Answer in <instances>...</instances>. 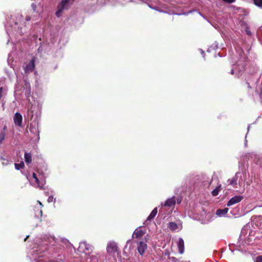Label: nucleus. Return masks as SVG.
Here are the masks:
<instances>
[{
  "mask_svg": "<svg viewBox=\"0 0 262 262\" xmlns=\"http://www.w3.org/2000/svg\"><path fill=\"white\" fill-rule=\"evenodd\" d=\"M63 10L61 9H58V10L56 11V14H55L56 16L58 17H59L61 16V14Z\"/></svg>",
  "mask_w": 262,
  "mask_h": 262,
  "instance_id": "nucleus-22",
  "label": "nucleus"
},
{
  "mask_svg": "<svg viewBox=\"0 0 262 262\" xmlns=\"http://www.w3.org/2000/svg\"><path fill=\"white\" fill-rule=\"evenodd\" d=\"M231 74L232 75H233V74H234V70L233 69H232V70H231Z\"/></svg>",
  "mask_w": 262,
  "mask_h": 262,
  "instance_id": "nucleus-35",
  "label": "nucleus"
},
{
  "mask_svg": "<svg viewBox=\"0 0 262 262\" xmlns=\"http://www.w3.org/2000/svg\"><path fill=\"white\" fill-rule=\"evenodd\" d=\"M145 234V232H144L141 229L137 228L134 232L133 236V237L138 238L142 237Z\"/></svg>",
  "mask_w": 262,
  "mask_h": 262,
  "instance_id": "nucleus-9",
  "label": "nucleus"
},
{
  "mask_svg": "<svg viewBox=\"0 0 262 262\" xmlns=\"http://www.w3.org/2000/svg\"><path fill=\"white\" fill-rule=\"evenodd\" d=\"M28 237H29V236H27V237L24 239V241H26Z\"/></svg>",
  "mask_w": 262,
  "mask_h": 262,
  "instance_id": "nucleus-37",
  "label": "nucleus"
},
{
  "mask_svg": "<svg viewBox=\"0 0 262 262\" xmlns=\"http://www.w3.org/2000/svg\"><path fill=\"white\" fill-rule=\"evenodd\" d=\"M13 120L15 125H17L19 127L21 126L23 117L20 113H16L14 115Z\"/></svg>",
  "mask_w": 262,
  "mask_h": 262,
  "instance_id": "nucleus-6",
  "label": "nucleus"
},
{
  "mask_svg": "<svg viewBox=\"0 0 262 262\" xmlns=\"http://www.w3.org/2000/svg\"><path fill=\"white\" fill-rule=\"evenodd\" d=\"M29 130L31 133L35 135H39V132L38 130V126H36L35 124L33 125V123H31Z\"/></svg>",
  "mask_w": 262,
  "mask_h": 262,
  "instance_id": "nucleus-13",
  "label": "nucleus"
},
{
  "mask_svg": "<svg viewBox=\"0 0 262 262\" xmlns=\"http://www.w3.org/2000/svg\"><path fill=\"white\" fill-rule=\"evenodd\" d=\"M246 84H247L248 88L249 89H251V86L250 85V83L248 82H246Z\"/></svg>",
  "mask_w": 262,
  "mask_h": 262,
  "instance_id": "nucleus-34",
  "label": "nucleus"
},
{
  "mask_svg": "<svg viewBox=\"0 0 262 262\" xmlns=\"http://www.w3.org/2000/svg\"><path fill=\"white\" fill-rule=\"evenodd\" d=\"M168 227L171 230L173 231L178 228V225L175 222H171L168 224Z\"/></svg>",
  "mask_w": 262,
  "mask_h": 262,
  "instance_id": "nucleus-18",
  "label": "nucleus"
},
{
  "mask_svg": "<svg viewBox=\"0 0 262 262\" xmlns=\"http://www.w3.org/2000/svg\"><path fill=\"white\" fill-rule=\"evenodd\" d=\"M3 91H4V89L3 87H1L0 88V98H1L3 96Z\"/></svg>",
  "mask_w": 262,
  "mask_h": 262,
  "instance_id": "nucleus-29",
  "label": "nucleus"
},
{
  "mask_svg": "<svg viewBox=\"0 0 262 262\" xmlns=\"http://www.w3.org/2000/svg\"><path fill=\"white\" fill-rule=\"evenodd\" d=\"M221 190V185H219L216 188L211 192V194L213 196H217L219 194L220 191Z\"/></svg>",
  "mask_w": 262,
  "mask_h": 262,
  "instance_id": "nucleus-17",
  "label": "nucleus"
},
{
  "mask_svg": "<svg viewBox=\"0 0 262 262\" xmlns=\"http://www.w3.org/2000/svg\"><path fill=\"white\" fill-rule=\"evenodd\" d=\"M243 199V196L241 195H236L232 198L227 203V206L229 207L236 203L240 202Z\"/></svg>",
  "mask_w": 262,
  "mask_h": 262,
  "instance_id": "nucleus-5",
  "label": "nucleus"
},
{
  "mask_svg": "<svg viewBox=\"0 0 262 262\" xmlns=\"http://www.w3.org/2000/svg\"><path fill=\"white\" fill-rule=\"evenodd\" d=\"M31 7H32V9L33 10V11L35 12L36 9V5L35 4L33 3L31 5Z\"/></svg>",
  "mask_w": 262,
  "mask_h": 262,
  "instance_id": "nucleus-28",
  "label": "nucleus"
},
{
  "mask_svg": "<svg viewBox=\"0 0 262 262\" xmlns=\"http://www.w3.org/2000/svg\"><path fill=\"white\" fill-rule=\"evenodd\" d=\"M52 199H53V197L52 196H49V198H48V202H50L52 201Z\"/></svg>",
  "mask_w": 262,
  "mask_h": 262,
  "instance_id": "nucleus-33",
  "label": "nucleus"
},
{
  "mask_svg": "<svg viewBox=\"0 0 262 262\" xmlns=\"http://www.w3.org/2000/svg\"><path fill=\"white\" fill-rule=\"evenodd\" d=\"M24 158L26 163L29 164L32 162V155L30 152H26L24 155Z\"/></svg>",
  "mask_w": 262,
  "mask_h": 262,
  "instance_id": "nucleus-15",
  "label": "nucleus"
},
{
  "mask_svg": "<svg viewBox=\"0 0 262 262\" xmlns=\"http://www.w3.org/2000/svg\"><path fill=\"white\" fill-rule=\"evenodd\" d=\"M224 2L227 3L228 4H232L235 2V0H223Z\"/></svg>",
  "mask_w": 262,
  "mask_h": 262,
  "instance_id": "nucleus-27",
  "label": "nucleus"
},
{
  "mask_svg": "<svg viewBox=\"0 0 262 262\" xmlns=\"http://www.w3.org/2000/svg\"><path fill=\"white\" fill-rule=\"evenodd\" d=\"M157 212H158V210H157V208H155L154 209V210L151 211V212L150 213V214H149V215L148 216V217L147 218L146 220L145 221V222L144 223V224L145 225H147L148 224V221H150L152 219H153L155 216L156 215V214H157Z\"/></svg>",
  "mask_w": 262,
  "mask_h": 262,
  "instance_id": "nucleus-10",
  "label": "nucleus"
},
{
  "mask_svg": "<svg viewBox=\"0 0 262 262\" xmlns=\"http://www.w3.org/2000/svg\"><path fill=\"white\" fill-rule=\"evenodd\" d=\"M176 203V198L175 196H172L171 198H168L165 202L163 206L165 207H174L175 206Z\"/></svg>",
  "mask_w": 262,
  "mask_h": 262,
  "instance_id": "nucleus-7",
  "label": "nucleus"
},
{
  "mask_svg": "<svg viewBox=\"0 0 262 262\" xmlns=\"http://www.w3.org/2000/svg\"><path fill=\"white\" fill-rule=\"evenodd\" d=\"M62 242L64 243L65 245H67L68 244H69V242L67 239H63L62 240Z\"/></svg>",
  "mask_w": 262,
  "mask_h": 262,
  "instance_id": "nucleus-31",
  "label": "nucleus"
},
{
  "mask_svg": "<svg viewBox=\"0 0 262 262\" xmlns=\"http://www.w3.org/2000/svg\"><path fill=\"white\" fill-rule=\"evenodd\" d=\"M36 57H33L30 61L26 66H23L25 74L27 75L34 71L35 65Z\"/></svg>",
  "mask_w": 262,
  "mask_h": 262,
  "instance_id": "nucleus-1",
  "label": "nucleus"
},
{
  "mask_svg": "<svg viewBox=\"0 0 262 262\" xmlns=\"http://www.w3.org/2000/svg\"><path fill=\"white\" fill-rule=\"evenodd\" d=\"M118 249V247L115 242H110L107 245L106 251L108 254H112L117 252Z\"/></svg>",
  "mask_w": 262,
  "mask_h": 262,
  "instance_id": "nucleus-3",
  "label": "nucleus"
},
{
  "mask_svg": "<svg viewBox=\"0 0 262 262\" xmlns=\"http://www.w3.org/2000/svg\"><path fill=\"white\" fill-rule=\"evenodd\" d=\"M92 246L86 242L80 243L78 249L80 252L84 253L85 254L89 253V252L92 251Z\"/></svg>",
  "mask_w": 262,
  "mask_h": 262,
  "instance_id": "nucleus-2",
  "label": "nucleus"
},
{
  "mask_svg": "<svg viewBox=\"0 0 262 262\" xmlns=\"http://www.w3.org/2000/svg\"><path fill=\"white\" fill-rule=\"evenodd\" d=\"M244 70H245V68H244V67H242V70H241L240 71H241V72H243V71H244Z\"/></svg>",
  "mask_w": 262,
  "mask_h": 262,
  "instance_id": "nucleus-36",
  "label": "nucleus"
},
{
  "mask_svg": "<svg viewBox=\"0 0 262 262\" xmlns=\"http://www.w3.org/2000/svg\"><path fill=\"white\" fill-rule=\"evenodd\" d=\"M32 177H33V178L35 179V180L36 182L38 184H39V183H38V182H39V180H38V178H37V177L36 174L34 172H33V173Z\"/></svg>",
  "mask_w": 262,
  "mask_h": 262,
  "instance_id": "nucleus-25",
  "label": "nucleus"
},
{
  "mask_svg": "<svg viewBox=\"0 0 262 262\" xmlns=\"http://www.w3.org/2000/svg\"><path fill=\"white\" fill-rule=\"evenodd\" d=\"M170 259L173 262H179V260L175 257H170Z\"/></svg>",
  "mask_w": 262,
  "mask_h": 262,
  "instance_id": "nucleus-30",
  "label": "nucleus"
},
{
  "mask_svg": "<svg viewBox=\"0 0 262 262\" xmlns=\"http://www.w3.org/2000/svg\"><path fill=\"white\" fill-rule=\"evenodd\" d=\"M179 262H186V261H179Z\"/></svg>",
  "mask_w": 262,
  "mask_h": 262,
  "instance_id": "nucleus-39",
  "label": "nucleus"
},
{
  "mask_svg": "<svg viewBox=\"0 0 262 262\" xmlns=\"http://www.w3.org/2000/svg\"><path fill=\"white\" fill-rule=\"evenodd\" d=\"M178 246L179 253L183 254L184 252V242L182 238H179Z\"/></svg>",
  "mask_w": 262,
  "mask_h": 262,
  "instance_id": "nucleus-11",
  "label": "nucleus"
},
{
  "mask_svg": "<svg viewBox=\"0 0 262 262\" xmlns=\"http://www.w3.org/2000/svg\"><path fill=\"white\" fill-rule=\"evenodd\" d=\"M90 257V258L92 260H94V262H98V259H99V257L97 256V255H89Z\"/></svg>",
  "mask_w": 262,
  "mask_h": 262,
  "instance_id": "nucleus-21",
  "label": "nucleus"
},
{
  "mask_svg": "<svg viewBox=\"0 0 262 262\" xmlns=\"http://www.w3.org/2000/svg\"><path fill=\"white\" fill-rule=\"evenodd\" d=\"M25 167L24 163L23 161H21L20 163H15V168L17 170H19L21 168H23Z\"/></svg>",
  "mask_w": 262,
  "mask_h": 262,
  "instance_id": "nucleus-19",
  "label": "nucleus"
},
{
  "mask_svg": "<svg viewBox=\"0 0 262 262\" xmlns=\"http://www.w3.org/2000/svg\"><path fill=\"white\" fill-rule=\"evenodd\" d=\"M1 160L2 161V164L3 165H7L9 164V161L7 159L5 158H1Z\"/></svg>",
  "mask_w": 262,
  "mask_h": 262,
  "instance_id": "nucleus-24",
  "label": "nucleus"
},
{
  "mask_svg": "<svg viewBox=\"0 0 262 262\" xmlns=\"http://www.w3.org/2000/svg\"><path fill=\"white\" fill-rule=\"evenodd\" d=\"M237 174V173H236L232 179L228 180L227 182H228L229 185H231L233 187L237 185L238 181V177Z\"/></svg>",
  "mask_w": 262,
  "mask_h": 262,
  "instance_id": "nucleus-14",
  "label": "nucleus"
},
{
  "mask_svg": "<svg viewBox=\"0 0 262 262\" xmlns=\"http://www.w3.org/2000/svg\"><path fill=\"white\" fill-rule=\"evenodd\" d=\"M7 129L6 125H5L3 128L0 130V144L2 143L4 140L6 136V131Z\"/></svg>",
  "mask_w": 262,
  "mask_h": 262,
  "instance_id": "nucleus-12",
  "label": "nucleus"
},
{
  "mask_svg": "<svg viewBox=\"0 0 262 262\" xmlns=\"http://www.w3.org/2000/svg\"><path fill=\"white\" fill-rule=\"evenodd\" d=\"M35 211H36L37 213H38V214L37 215H40V216H42V210L38 208H36V210H35Z\"/></svg>",
  "mask_w": 262,
  "mask_h": 262,
  "instance_id": "nucleus-26",
  "label": "nucleus"
},
{
  "mask_svg": "<svg viewBox=\"0 0 262 262\" xmlns=\"http://www.w3.org/2000/svg\"><path fill=\"white\" fill-rule=\"evenodd\" d=\"M255 262H262V255H259L255 257Z\"/></svg>",
  "mask_w": 262,
  "mask_h": 262,
  "instance_id": "nucleus-23",
  "label": "nucleus"
},
{
  "mask_svg": "<svg viewBox=\"0 0 262 262\" xmlns=\"http://www.w3.org/2000/svg\"><path fill=\"white\" fill-rule=\"evenodd\" d=\"M75 0H62L58 5L57 8L64 10L68 6L69 3L72 4Z\"/></svg>",
  "mask_w": 262,
  "mask_h": 262,
  "instance_id": "nucleus-8",
  "label": "nucleus"
},
{
  "mask_svg": "<svg viewBox=\"0 0 262 262\" xmlns=\"http://www.w3.org/2000/svg\"><path fill=\"white\" fill-rule=\"evenodd\" d=\"M182 198H178L177 199H176V201L177 202V203L178 204H180L182 202Z\"/></svg>",
  "mask_w": 262,
  "mask_h": 262,
  "instance_id": "nucleus-32",
  "label": "nucleus"
},
{
  "mask_svg": "<svg viewBox=\"0 0 262 262\" xmlns=\"http://www.w3.org/2000/svg\"><path fill=\"white\" fill-rule=\"evenodd\" d=\"M147 248V244L143 242H139L137 244V250L141 255H143Z\"/></svg>",
  "mask_w": 262,
  "mask_h": 262,
  "instance_id": "nucleus-4",
  "label": "nucleus"
},
{
  "mask_svg": "<svg viewBox=\"0 0 262 262\" xmlns=\"http://www.w3.org/2000/svg\"><path fill=\"white\" fill-rule=\"evenodd\" d=\"M27 20H30V18H27Z\"/></svg>",
  "mask_w": 262,
  "mask_h": 262,
  "instance_id": "nucleus-38",
  "label": "nucleus"
},
{
  "mask_svg": "<svg viewBox=\"0 0 262 262\" xmlns=\"http://www.w3.org/2000/svg\"><path fill=\"white\" fill-rule=\"evenodd\" d=\"M228 211V208H225L224 209H218L216 211V214L219 216L225 215Z\"/></svg>",
  "mask_w": 262,
  "mask_h": 262,
  "instance_id": "nucleus-16",
  "label": "nucleus"
},
{
  "mask_svg": "<svg viewBox=\"0 0 262 262\" xmlns=\"http://www.w3.org/2000/svg\"><path fill=\"white\" fill-rule=\"evenodd\" d=\"M253 2L256 6L262 8V0H253Z\"/></svg>",
  "mask_w": 262,
  "mask_h": 262,
  "instance_id": "nucleus-20",
  "label": "nucleus"
}]
</instances>
